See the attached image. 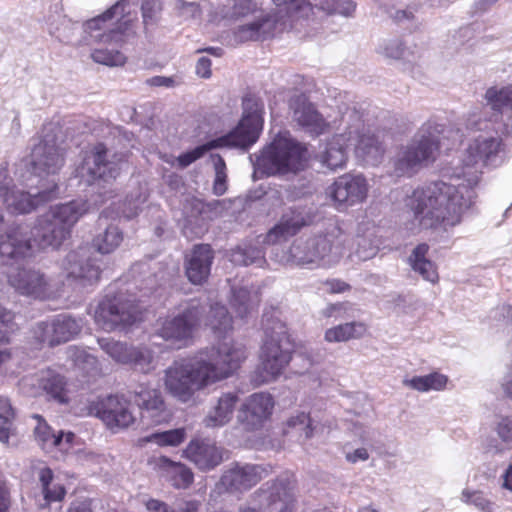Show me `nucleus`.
<instances>
[{"label":"nucleus","mask_w":512,"mask_h":512,"mask_svg":"<svg viewBox=\"0 0 512 512\" xmlns=\"http://www.w3.org/2000/svg\"><path fill=\"white\" fill-rule=\"evenodd\" d=\"M499 138L480 134L470 138L460 152L453 176L458 184L435 181L413 190L406 199L412 218L405 222L412 234L425 230H447L459 225L475 211L483 167L494 165L500 151Z\"/></svg>","instance_id":"obj_1"},{"label":"nucleus","mask_w":512,"mask_h":512,"mask_svg":"<svg viewBox=\"0 0 512 512\" xmlns=\"http://www.w3.org/2000/svg\"><path fill=\"white\" fill-rule=\"evenodd\" d=\"M245 359L241 343L223 341L174 361L165 370V389L177 400L188 402L197 392L229 378Z\"/></svg>","instance_id":"obj_2"},{"label":"nucleus","mask_w":512,"mask_h":512,"mask_svg":"<svg viewBox=\"0 0 512 512\" xmlns=\"http://www.w3.org/2000/svg\"><path fill=\"white\" fill-rule=\"evenodd\" d=\"M84 200H73L51 206L40 215L30 229L23 224L10 226L0 235L2 261L18 262L34 257L40 250L59 247L71 234L79 219L88 212Z\"/></svg>","instance_id":"obj_3"},{"label":"nucleus","mask_w":512,"mask_h":512,"mask_svg":"<svg viewBox=\"0 0 512 512\" xmlns=\"http://www.w3.org/2000/svg\"><path fill=\"white\" fill-rule=\"evenodd\" d=\"M348 244L349 239L337 220L329 218L312 235L296 239L289 250L281 254L273 251V254L281 264L330 268L346 255Z\"/></svg>","instance_id":"obj_4"},{"label":"nucleus","mask_w":512,"mask_h":512,"mask_svg":"<svg viewBox=\"0 0 512 512\" xmlns=\"http://www.w3.org/2000/svg\"><path fill=\"white\" fill-rule=\"evenodd\" d=\"M459 139V130L436 122L423 124L409 142L398 147L392 159L394 174L398 177L415 175L436 160L446 140L455 143Z\"/></svg>","instance_id":"obj_5"},{"label":"nucleus","mask_w":512,"mask_h":512,"mask_svg":"<svg viewBox=\"0 0 512 512\" xmlns=\"http://www.w3.org/2000/svg\"><path fill=\"white\" fill-rule=\"evenodd\" d=\"M264 340L259 355V364L252 381L260 386L275 381L292 359L293 345L286 324L278 310L265 312L262 318Z\"/></svg>","instance_id":"obj_6"},{"label":"nucleus","mask_w":512,"mask_h":512,"mask_svg":"<svg viewBox=\"0 0 512 512\" xmlns=\"http://www.w3.org/2000/svg\"><path fill=\"white\" fill-rule=\"evenodd\" d=\"M127 0H119L102 15L94 17L82 26L84 33L83 42H99L105 47L93 50L92 59L107 66H121L126 62L125 55L118 50V45L123 42V36L128 29L129 20L125 19V7Z\"/></svg>","instance_id":"obj_7"},{"label":"nucleus","mask_w":512,"mask_h":512,"mask_svg":"<svg viewBox=\"0 0 512 512\" xmlns=\"http://www.w3.org/2000/svg\"><path fill=\"white\" fill-rule=\"evenodd\" d=\"M254 177L295 175L304 170L308 154L306 147L289 132H279L258 153L249 156Z\"/></svg>","instance_id":"obj_8"},{"label":"nucleus","mask_w":512,"mask_h":512,"mask_svg":"<svg viewBox=\"0 0 512 512\" xmlns=\"http://www.w3.org/2000/svg\"><path fill=\"white\" fill-rule=\"evenodd\" d=\"M243 115L239 124L227 135L212 140L215 148L248 149L258 140L263 128L264 105L255 96L243 99Z\"/></svg>","instance_id":"obj_9"},{"label":"nucleus","mask_w":512,"mask_h":512,"mask_svg":"<svg viewBox=\"0 0 512 512\" xmlns=\"http://www.w3.org/2000/svg\"><path fill=\"white\" fill-rule=\"evenodd\" d=\"M203 312L204 307L192 301L178 314L158 319L155 334L179 348L187 346L203 321Z\"/></svg>","instance_id":"obj_10"},{"label":"nucleus","mask_w":512,"mask_h":512,"mask_svg":"<svg viewBox=\"0 0 512 512\" xmlns=\"http://www.w3.org/2000/svg\"><path fill=\"white\" fill-rule=\"evenodd\" d=\"M342 123L346 125L350 146L355 144L356 156L367 165H377L383 159L385 146L378 134L365 128L362 117L354 108L342 113Z\"/></svg>","instance_id":"obj_11"},{"label":"nucleus","mask_w":512,"mask_h":512,"mask_svg":"<svg viewBox=\"0 0 512 512\" xmlns=\"http://www.w3.org/2000/svg\"><path fill=\"white\" fill-rule=\"evenodd\" d=\"M142 310L135 298H125L123 293L101 300L95 310V322L104 331H113L140 321Z\"/></svg>","instance_id":"obj_12"},{"label":"nucleus","mask_w":512,"mask_h":512,"mask_svg":"<svg viewBox=\"0 0 512 512\" xmlns=\"http://www.w3.org/2000/svg\"><path fill=\"white\" fill-rule=\"evenodd\" d=\"M8 283L21 296L33 300H48L58 294L62 281L54 279L41 269L24 267L10 273Z\"/></svg>","instance_id":"obj_13"},{"label":"nucleus","mask_w":512,"mask_h":512,"mask_svg":"<svg viewBox=\"0 0 512 512\" xmlns=\"http://www.w3.org/2000/svg\"><path fill=\"white\" fill-rule=\"evenodd\" d=\"M145 202V197H137L124 203L121 210L114 211L112 207L106 208L98 219L99 232L93 239V246L101 254H109L115 251L123 241V233L114 224H109L108 219L124 217L131 219L138 214L140 205Z\"/></svg>","instance_id":"obj_14"},{"label":"nucleus","mask_w":512,"mask_h":512,"mask_svg":"<svg viewBox=\"0 0 512 512\" xmlns=\"http://www.w3.org/2000/svg\"><path fill=\"white\" fill-rule=\"evenodd\" d=\"M252 19L240 25L234 33L238 42L265 39L280 32L270 14L258 12L251 0H237L233 7L232 17H246Z\"/></svg>","instance_id":"obj_15"},{"label":"nucleus","mask_w":512,"mask_h":512,"mask_svg":"<svg viewBox=\"0 0 512 512\" xmlns=\"http://www.w3.org/2000/svg\"><path fill=\"white\" fill-rule=\"evenodd\" d=\"M259 507L240 506L238 512H291L294 508V484L288 478L278 479L270 487L257 492Z\"/></svg>","instance_id":"obj_16"},{"label":"nucleus","mask_w":512,"mask_h":512,"mask_svg":"<svg viewBox=\"0 0 512 512\" xmlns=\"http://www.w3.org/2000/svg\"><path fill=\"white\" fill-rule=\"evenodd\" d=\"M95 415L112 433L128 429L137 420L131 401L119 395L108 396L101 401Z\"/></svg>","instance_id":"obj_17"},{"label":"nucleus","mask_w":512,"mask_h":512,"mask_svg":"<svg viewBox=\"0 0 512 512\" xmlns=\"http://www.w3.org/2000/svg\"><path fill=\"white\" fill-rule=\"evenodd\" d=\"M106 147L99 143L91 151L85 153L81 164L76 168V177L87 185L96 181L108 182L118 175V168L106 160Z\"/></svg>","instance_id":"obj_18"},{"label":"nucleus","mask_w":512,"mask_h":512,"mask_svg":"<svg viewBox=\"0 0 512 512\" xmlns=\"http://www.w3.org/2000/svg\"><path fill=\"white\" fill-rule=\"evenodd\" d=\"M98 344L116 363L131 364L143 373H148L155 368L153 355L147 348L132 347L112 338H99Z\"/></svg>","instance_id":"obj_19"},{"label":"nucleus","mask_w":512,"mask_h":512,"mask_svg":"<svg viewBox=\"0 0 512 512\" xmlns=\"http://www.w3.org/2000/svg\"><path fill=\"white\" fill-rule=\"evenodd\" d=\"M81 328L80 321L62 314L37 323L33 335L40 343L54 346L71 340Z\"/></svg>","instance_id":"obj_20"},{"label":"nucleus","mask_w":512,"mask_h":512,"mask_svg":"<svg viewBox=\"0 0 512 512\" xmlns=\"http://www.w3.org/2000/svg\"><path fill=\"white\" fill-rule=\"evenodd\" d=\"M369 185L361 174H344L338 177L326 190L328 197L338 206H352L363 202Z\"/></svg>","instance_id":"obj_21"},{"label":"nucleus","mask_w":512,"mask_h":512,"mask_svg":"<svg viewBox=\"0 0 512 512\" xmlns=\"http://www.w3.org/2000/svg\"><path fill=\"white\" fill-rule=\"evenodd\" d=\"M274 398L266 392H257L248 396L241 404L238 422L247 431L260 430L273 413Z\"/></svg>","instance_id":"obj_22"},{"label":"nucleus","mask_w":512,"mask_h":512,"mask_svg":"<svg viewBox=\"0 0 512 512\" xmlns=\"http://www.w3.org/2000/svg\"><path fill=\"white\" fill-rule=\"evenodd\" d=\"M132 395L140 410V421L143 426H155L168 420L169 414L158 389L146 384H139Z\"/></svg>","instance_id":"obj_23"},{"label":"nucleus","mask_w":512,"mask_h":512,"mask_svg":"<svg viewBox=\"0 0 512 512\" xmlns=\"http://www.w3.org/2000/svg\"><path fill=\"white\" fill-rule=\"evenodd\" d=\"M316 216V210L311 207L291 209L268 231L263 242L270 245L284 242L296 235L303 227L313 224Z\"/></svg>","instance_id":"obj_24"},{"label":"nucleus","mask_w":512,"mask_h":512,"mask_svg":"<svg viewBox=\"0 0 512 512\" xmlns=\"http://www.w3.org/2000/svg\"><path fill=\"white\" fill-rule=\"evenodd\" d=\"M267 473L262 465L234 463L223 473L220 484L229 492H244L255 486Z\"/></svg>","instance_id":"obj_25"},{"label":"nucleus","mask_w":512,"mask_h":512,"mask_svg":"<svg viewBox=\"0 0 512 512\" xmlns=\"http://www.w3.org/2000/svg\"><path fill=\"white\" fill-rule=\"evenodd\" d=\"M57 188L56 182L51 180L47 185L41 184L31 191L12 187V190L3 198V201L9 211L17 214L29 213L41 202L49 200Z\"/></svg>","instance_id":"obj_26"},{"label":"nucleus","mask_w":512,"mask_h":512,"mask_svg":"<svg viewBox=\"0 0 512 512\" xmlns=\"http://www.w3.org/2000/svg\"><path fill=\"white\" fill-rule=\"evenodd\" d=\"M32 165L38 176L56 174L64 163L63 153L56 145L55 137L46 133L43 139L34 146L32 153Z\"/></svg>","instance_id":"obj_27"},{"label":"nucleus","mask_w":512,"mask_h":512,"mask_svg":"<svg viewBox=\"0 0 512 512\" xmlns=\"http://www.w3.org/2000/svg\"><path fill=\"white\" fill-rule=\"evenodd\" d=\"M37 425L34 428V437L37 444L47 453H60L62 456L73 451L75 435L71 432H55L41 416L34 417Z\"/></svg>","instance_id":"obj_28"},{"label":"nucleus","mask_w":512,"mask_h":512,"mask_svg":"<svg viewBox=\"0 0 512 512\" xmlns=\"http://www.w3.org/2000/svg\"><path fill=\"white\" fill-rule=\"evenodd\" d=\"M85 249L71 251L62 262V268L67 279L80 281L82 285L98 281L100 268L94 260L86 256Z\"/></svg>","instance_id":"obj_29"},{"label":"nucleus","mask_w":512,"mask_h":512,"mask_svg":"<svg viewBox=\"0 0 512 512\" xmlns=\"http://www.w3.org/2000/svg\"><path fill=\"white\" fill-rule=\"evenodd\" d=\"M341 133L334 135L319 150L317 154L318 161L322 166L331 171L343 169L348 160V133L346 125L341 122Z\"/></svg>","instance_id":"obj_30"},{"label":"nucleus","mask_w":512,"mask_h":512,"mask_svg":"<svg viewBox=\"0 0 512 512\" xmlns=\"http://www.w3.org/2000/svg\"><path fill=\"white\" fill-rule=\"evenodd\" d=\"M149 464L160 478L176 489H187L193 483V472L181 462L173 461L166 456H158L151 458Z\"/></svg>","instance_id":"obj_31"},{"label":"nucleus","mask_w":512,"mask_h":512,"mask_svg":"<svg viewBox=\"0 0 512 512\" xmlns=\"http://www.w3.org/2000/svg\"><path fill=\"white\" fill-rule=\"evenodd\" d=\"M274 8L271 17L275 21L279 31H283L293 22L308 18L313 12V6L309 0H272Z\"/></svg>","instance_id":"obj_32"},{"label":"nucleus","mask_w":512,"mask_h":512,"mask_svg":"<svg viewBox=\"0 0 512 512\" xmlns=\"http://www.w3.org/2000/svg\"><path fill=\"white\" fill-rule=\"evenodd\" d=\"M183 453L189 461L203 471L215 468L223 460L221 449L207 440H191Z\"/></svg>","instance_id":"obj_33"},{"label":"nucleus","mask_w":512,"mask_h":512,"mask_svg":"<svg viewBox=\"0 0 512 512\" xmlns=\"http://www.w3.org/2000/svg\"><path fill=\"white\" fill-rule=\"evenodd\" d=\"M213 261L212 249L209 245H197L186 258V275L193 284H201L207 280Z\"/></svg>","instance_id":"obj_34"},{"label":"nucleus","mask_w":512,"mask_h":512,"mask_svg":"<svg viewBox=\"0 0 512 512\" xmlns=\"http://www.w3.org/2000/svg\"><path fill=\"white\" fill-rule=\"evenodd\" d=\"M293 120L306 131L320 135L328 127L326 119L316 110L313 104L303 97L297 98L293 103Z\"/></svg>","instance_id":"obj_35"},{"label":"nucleus","mask_w":512,"mask_h":512,"mask_svg":"<svg viewBox=\"0 0 512 512\" xmlns=\"http://www.w3.org/2000/svg\"><path fill=\"white\" fill-rule=\"evenodd\" d=\"M237 403L238 395L236 393H223L204 418L205 426L216 428L228 424L233 418Z\"/></svg>","instance_id":"obj_36"},{"label":"nucleus","mask_w":512,"mask_h":512,"mask_svg":"<svg viewBox=\"0 0 512 512\" xmlns=\"http://www.w3.org/2000/svg\"><path fill=\"white\" fill-rule=\"evenodd\" d=\"M366 333L367 325L364 322L352 321L328 328L325 331L324 339L328 343H340L360 339Z\"/></svg>","instance_id":"obj_37"},{"label":"nucleus","mask_w":512,"mask_h":512,"mask_svg":"<svg viewBox=\"0 0 512 512\" xmlns=\"http://www.w3.org/2000/svg\"><path fill=\"white\" fill-rule=\"evenodd\" d=\"M420 47L408 40L390 39L383 41L378 52L391 59H404L413 61L420 55Z\"/></svg>","instance_id":"obj_38"},{"label":"nucleus","mask_w":512,"mask_h":512,"mask_svg":"<svg viewBox=\"0 0 512 512\" xmlns=\"http://www.w3.org/2000/svg\"><path fill=\"white\" fill-rule=\"evenodd\" d=\"M428 251L429 246L426 243L419 244L413 249L409 257V263L412 269L419 273L424 280L436 283L439 277L435 264L426 257Z\"/></svg>","instance_id":"obj_39"},{"label":"nucleus","mask_w":512,"mask_h":512,"mask_svg":"<svg viewBox=\"0 0 512 512\" xmlns=\"http://www.w3.org/2000/svg\"><path fill=\"white\" fill-rule=\"evenodd\" d=\"M402 383L407 388L420 393H427L444 390L448 384V377L439 372H432L427 375L413 376L411 378L405 377Z\"/></svg>","instance_id":"obj_40"},{"label":"nucleus","mask_w":512,"mask_h":512,"mask_svg":"<svg viewBox=\"0 0 512 512\" xmlns=\"http://www.w3.org/2000/svg\"><path fill=\"white\" fill-rule=\"evenodd\" d=\"M283 433L296 437L297 440H307L314 435V427L309 414L297 412L290 416L283 425Z\"/></svg>","instance_id":"obj_41"},{"label":"nucleus","mask_w":512,"mask_h":512,"mask_svg":"<svg viewBox=\"0 0 512 512\" xmlns=\"http://www.w3.org/2000/svg\"><path fill=\"white\" fill-rule=\"evenodd\" d=\"M260 296L258 290L246 287L239 288L233 293L231 305L240 318L250 315L259 305Z\"/></svg>","instance_id":"obj_42"},{"label":"nucleus","mask_w":512,"mask_h":512,"mask_svg":"<svg viewBox=\"0 0 512 512\" xmlns=\"http://www.w3.org/2000/svg\"><path fill=\"white\" fill-rule=\"evenodd\" d=\"M39 386L61 403L67 402L64 377L51 369L43 370L37 376Z\"/></svg>","instance_id":"obj_43"},{"label":"nucleus","mask_w":512,"mask_h":512,"mask_svg":"<svg viewBox=\"0 0 512 512\" xmlns=\"http://www.w3.org/2000/svg\"><path fill=\"white\" fill-rule=\"evenodd\" d=\"M38 477L45 500V504L43 506H47L51 502L62 501L64 499L66 490L61 483L54 480V475L50 468H41L39 470Z\"/></svg>","instance_id":"obj_44"},{"label":"nucleus","mask_w":512,"mask_h":512,"mask_svg":"<svg viewBox=\"0 0 512 512\" xmlns=\"http://www.w3.org/2000/svg\"><path fill=\"white\" fill-rule=\"evenodd\" d=\"M68 358L85 376H95L101 371L98 359L84 349L78 347H69L67 351Z\"/></svg>","instance_id":"obj_45"},{"label":"nucleus","mask_w":512,"mask_h":512,"mask_svg":"<svg viewBox=\"0 0 512 512\" xmlns=\"http://www.w3.org/2000/svg\"><path fill=\"white\" fill-rule=\"evenodd\" d=\"M186 438V430L184 428H177L166 431H156L144 437H141L138 442L141 446L146 444H155L159 447H176L180 445Z\"/></svg>","instance_id":"obj_46"},{"label":"nucleus","mask_w":512,"mask_h":512,"mask_svg":"<svg viewBox=\"0 0 512 512\" xmlns=\"http://www.w3.org/2000/svg\"><path fill=\"white\" fill-rule=\"evenodd\" d=\"M485 98L493 110H512V85L491 87L486 91Z\"/></svg>","instance_id":"obj_47"},{"label":"nucleus","mask_w":512,"mask_h":512,"mask_svg":"<svg viewBox=\"0 0 512 512\" xmlns=\"http://www.w3.org/2000/svg\"><path fill=\"white\" fill-rule=\"evenodd\" d=\"M205 325L210 327L215 333H222L231 329L232 319L225 306L215 304L210 307L209 313L205 318Z\"/></svg>","instance_id":"obj_48"},{"label":"nucleus","mask_w":512,"mask_h":512,"mask_svg":"<svg viewBox=\"0 0 512 512\" xmlns=\"http://www.w3.org/2000/svg\"><path fill=\"white\" fill-rule=\"evenodd\" d=\"M230 260L236 265L262 266L265 263L264 252L254 246L238 247L230 255Z\"/></svg>","instance_id":"obj_49"},{"label":"nucleus","mask_w":512,"mask_h":512,"mask_svg":"<svg viewBox=\"0 0 512 512\" xmlns=\"http://www.w3.org/2000/svg\"><path fill=\"white\" fill-rule=\"evenodd\" d=\"M315 6L329 14H340L346 17L353 15L356 4L352 0H314Z\"/></svg>","instance_id":"obj_50"},{"label":"nucleus","mask_w":512,"mask_h":512,"mask_svg":"<svg viewBox=\"0 0 512 512\" xmlns=\"http://www.w3.org/2000/svg\"><path fill=\"white\" fill-rule=\"evenodd\" d=\"M141 10L144 29L148 31L156 26L160 20L162 11L161 0H143Z\"/></svg>","instance_id":"obj_51"},{"label":"nucleus","mask_w":512,"mask_h":512,"mask_svg":"<svg viewBox=\"0 0 512 512\" xmlns=\"http://www.w3.org/2000/svg\"><path fill=\"white\" fill-rule=\"evenodd\" d=\"M356 245L355 254L362 261L372 259L379 251V240L375 236H358Z\"/></svg>","instance_id":"obj_52"},{"label":"nucleus","mask_w":512,"mask_h":512,"mask_svg":"<svg viewBox=\"0 0 512 512\" xmlns=\"http://www.w3.org/2000/svg\"><path fill=\"white\" fill-rule=\"evenodd\" d=\"M17 329L15 313L0 304V343H7Z\"/></svg>","instance_id":"obj_53"},{"label":"nucleus","mask_w":512,"mask_h":512,"mask_svg":"<svg viewBox=\"0 0 512 512\" xmlns=\"http://www.w3.org/2000/svg\"><path fill=\"white\" fill-rule=\"evenodd\" d=\"M212 160L215 169L213 191L216 195H223L227 190L226 165L219 155H213Z\"/></svg>","instance_id":"obj_54"},{"label":"nucleus","mask_w":512,"mask_h":512,"mask_svg":"<svg viewBox=\"0 0 512 512\" xmlns=\"http://www.w3.org/2000/svg\"><path fill=\"white\" fill-rule=\"evenodd\" d=\"M215 149L213 141H209L206 144L198 146L191 151L185 152L176 158L177 166L181 169L188 167L196 160L203 157L208 151Z\"/></svg>","instance_id":"obj_55"},{"label":"nucleus","mask_w":512,"mask_h":512,"mask_svg":"<svg viewBox=\"0 0 512 512\" xmlns=\"http://www.w3.org/2000/svg\"><path fill=\"white\" fill-rule=\"evenodd\" d=\"M461 500L485 512H490L492 508V503L480 491L464 489L461 493Z\"/></svg>","instance_id":"obj_56"},{"label":"nucleus","mask_w":512,"mask_h":512,"mask_svg":"<svg viewBox=\"0 0 512 512\" xmlns=\"http://www.w3.org/2000/svg\"><path fill=\"white\" fill-rule=\"evenodd\" d=\"M495 430L502 443L512 449V417L501 418Z\"/></svg>","instance_id":"obj_57"},{"label":"nucleus","mask_w":512,"mask_h":512,"mask_svg":"<svg viewBox=\"0 0 512 512\" xmlns=\"http://www.w3.org/2000/svg\"><path fill=\"white\" fill-rule=\"evenodd\" d=\"M206 207L207 205L202 200L191 197L185 200L183 212L190 222L192 218H197L198 216L202 215Z\"/></svg>","instance_id":"obj_58"},{"label":"nucleus","mask_w":512,"mask_h":512,"mask_svg":"<svg viewBox=\"0 0 512 512\" xmlns=\"http://www.w3.org/2000/svg\"><path fill=\"white\" fill-rule=\"evenodd\" d=\"M11 504L10 492L4 474L0 470V512H7Z\"/></svg>","instance_id":"obj_59"},{"label":"nucleus","mask_w":512,"mask_h":512,"mask_svg":"<svg viewBox=\"0 0 512 512\" xmlns=\"http://www.w3.org/2000/svg\"><path fill=\"white\" fill-rule=\"evenodd\" d=\"M347 310L348 307L346 304H330L322 311V314L325 317H335L336 319H341L344 317V314Z\"/></svg>","instance_id":"obj_60"},{"label":"nucleus","mask_w":512,"mask_h":512,"mask_svg":"<svg viewBox=\"0 0 512 512\" xmlns=\"http://www.w3.org/2000/svg\"><path fill=\"white\" fill-rule=\"evenodd\" d=\"M346 460L349 463L356 464L358 462H364L369 459V452L366 448H357L351 452H347L345 455Z\"/></svg>","instance_id":"obj_61"},{"label":"nucleus","mask_w":512,"mask_h":512,"mask_svg":"<svg viewBox=\"0 0 512 512\" xmlns=\"http://www.w3.org/2000/svg\"><path fill=\"white\" fill-rule=\"evenodd\" d=\"M14 417L0 416V441L8 442Z\"/></svg>","instance_id":"obj_62"},{"label":"nucleus","mask_w":512,"mask_h":512,"mask_svg":"<svg viewBox=\"0 0 512 512\" xmlns=\"http://www.w3.org/2000/svg\"><path fill=\"white\" fill-rule=\"evenodd\" d=\"M196 73L202 78H210L211 76V60L207 57H201L196 64Z\"/></svg>","instance_id":"obj_63"},{"label":"nucleus","mask_w":512,"mask_h":512,"mask_svg":"<svg viewBox=\"0 0 512 512\" xmlns=\"http://www.w3.org/2000/svg\"><path fill=\"white\" fill-rule=\"evenodd\" d=\"M501 387L504 393L512 399V362L508 366L507 372L502 379Z\"/></svg>","instance_id":"obj_64"}]
</instances>
